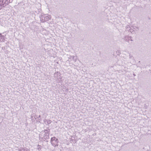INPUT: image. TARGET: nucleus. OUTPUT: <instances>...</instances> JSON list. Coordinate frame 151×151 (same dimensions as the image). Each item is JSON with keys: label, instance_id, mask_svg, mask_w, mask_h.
<instances>
[{"label": "nucleus", "instance_id": "1", "mask_svg": "<svg viewBox=\"0 0 151 151\" xmlns=\"http://www.w3.org/2000/svg\"><path fill=\"white\" fill-rule=\"evenodd\" d=\"M50 130H46L42 131L40 135V137L44 141H47L49 138Z\"/></svg>", "mask_w": 151, "mask_h": 151}, {"label": "nucleus", "instance_id": "2", "mask_svg": "<svg viewBox=\"0 0 151 151\" xmlns=\"http://www.w3.org/2000/svg\"><path fill=\"white\" fill-rule=\"evenodd\" d=\"M51 17L48 14H45L42 15L40 17V20L42 22L48 21L51 19Z\"/></svg>", "mask_w": 151, "mask_h": 151}, {"label": "nucleus", "instance_id": "3", "mask_svg": "<svg viewBox=\"0 0 151 151\" xmlns=\"http://www.w3.org/2000/svg\"><path fill=\"white\" fill-rule=\"evenodd\" d=\"M50 142L51 144L54 147H57L58 145V139L56 138L55 137H53L51 138Z\"/></svg>", "mask_w": 151, "mask_h": 151}, {"label": "nucleus", "instance_id": "4", "mask_svg": "<svg viewBox=\"0 0 151 151\" xmlns=\"http://www.w3.org/2000/svg\"><path fill=\"white\" fill-rule=\"evenodd\" d=\"M54 77L55 78H58L59 76H60L61 74L59 72H57L55 73Z\"/></svg>", "mask_w": 151, "mask_h": 151}, {"label": "nucleus", "instance_id": "5", "mask_svg": "<svg viewBox=\"0 0 151 151\" xmlns=\"http://www.w3.org/2000/svg\"><path fill=\"white\" fill-rule=\"evenodd\" d=\"M125 39L126 41L129 42V40H131V41H132V40L131 39V37H126L125 38Z\"/></svg>", "mask_w": 151, "mask_h": 151}, {"label": "nucleus", "instance_id": "6", "mask_svg": "<svg viewBox=\"0 0 151 151\" xmlns=\"http://www.w3.org/2000/svg\"><path fill=\"white\" fill-rule=\"evenodd\" d=\"M4 37L1 34H0V41L1 40L3 41H4Z\"/></svg>", "mask_w": 151, "mask_h": 151}, {"label": "nucleus", "instance_id": "7", "mask_svg": "<svg viewBox=\"0 0 151 151\" xmlns=\"http://www.w3.org/2000/svg\"><path fill=\"white\" fill-rule=\"evenodd\" d=\"M45 121L47 122V124H50L51 122V121L50 120H46Z\"/></svg>", "mask_w": 151, "mask_h": 151}, {"label": "nucleus", "instance_id": "8", "mask_svg": "<svg viewBox=\"0 0 151 151\" xmlns=\"http://www.w3.org/2000/svg\"><path fill=\"white\" fill-rule=\"evenodd\" d=\"M41 146H40V145H37V149L38 150H41Z\"/></svg>", "mask_w": 151, "mask_h": 151}, {"label": "nucleus", "instance_id": "9", "mask_svg": "<svg viewBox=\"0 0 151 151\" xmlns=\"http://www.w3.org/2000/svg\"><path fill=\"white\" fill-rule=\"evenodd\" d=\"M60 79L61 80L60 81H62V77H60Z\"/></svg>", "mask_w": 151, "mask_h": 151}, {"label": "nucleus", "instance_id": "10", "mask_svg": "<svg viewBox=\"0 0 151 151\" xmlns=\"http://www.w3.org/2000/svg\"><path fill=\"white\" fill-rule=\"evenodd\" d=\"M39 117H40V116L39 115Z\"/></svg>", "mask_w": 151, "mask_h": 151}, {"label": "nucleus", "instance_id": "11", "mask_svg": "<svg viewBox=\"0 0 151 151\" xmlns=\"http://www.w3.org/2000/svg\"><path fill=\"white\" fill-rule=\"evenodd\" d=\"M3 3V2H2V3H1L0 4H2Z\"/></svg>", "mask_w": 151, "mask_h": 151}]
</instances>
